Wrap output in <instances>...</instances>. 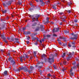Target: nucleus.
Here are the masks:
<instances>
[{"label":"nucleus","instance_id":"obj_1","mask_svg":"<svg viewBox=\"0 0 79 79\" xmlns=\"http://www.w3.org/2000/svg\"><path fill=\"white\" fill-rule=\"evenodd\" d=\"M52 54L51 55V56H50L49 58H48V61L51 64L52 63H53L55 61V60H54V59L53 58L54 56H52Z\"/></svg>","mask_w":79,"mask_h":79},{"label":"nucleus","instance_id":"obj_2","mask_svg":"<svg viewBox=\"0 0 79 79\" xmlns=\"http://www.w3.org/2000/svg\"><path fill=\"white\" fill-rule=\"evenodd\" d=\"M11 4V2L10 1H9L6 3H3L2 5L4 8L7 7L8 8V6H10Z\"/></svg>","mask_w":79,"mask_h":79},{"label":"nucleus","instance_id":"obj_3","mask_svg":"<svg viewBox=\"0 0 79 79\" xmlns=\"http://www.w3.org/2000/svg\"><path fill=\"white\" fill-rule=\"evenodd\" d=\"M40 17V15H35V18H33L32 19V22H34L35 21H39V18Z\"/></svg>","mask_w":79,"mask_h":79},{"label":"nucleus","instance_id":"obj_4","mask_svg":"<svg viewBox=\"0 0 79 79\" xmlns=\"http://www.w3.org/2000/svg\"><path fill=\"white\" fill-rule=\"evenodd\" d=\"M50 18L49 17H47L46 18V21L44 23V24L47 25L48 23H50V24H53V22H51L49 21Z\"/></svg>","mask_w":79,"mask_h":79},{"label":"nucleus","instance_id":"obj_5","mask_svg":"<svg viewBox=\"0 0 79 79\" xmlns=\"http://www.w3.org/2000/svg\"><path fill=\"white\" fill-rule=\"evenodd\" d=\"M8 60L10 62H11L12 63H13V64L14 65V64H16V62H15V61L13 60H12V57H9L8 59Z\"/></svg>","mask_w":79,"mask_h":79},{"label":"nucleus","instance_id":"obj_6","mask_svg":"<svg viewBox=\"0 0 79 79\" xmlns=\"http://www.w3.org/2000/svg\"><path fill=\"white\" fill-rule=\"evenodd\" d=\"M78 35L77 34H75L74 35V37L70 38L71 40H77V36Z\"/></svg>","mask_w":79,"mask_h":79},{"label":"nucleus","instance_id":"obj_7","mask_svg":"<svg viewBox=\"0 0 79 79\" xmlns=\"http://www.w3.org/2000/svg\"><path fill=\"white\" fill-rule=\"evenodd\" d=\"M59 31V28H56L52 30L53 32H58Z\"/></svg>","mask_w":79,"mask_h":79},{"label":"nucleus","instance_id":"obj_8","mask_svg":"<svg viewBox=\"0 0 79 79\" xmlns=\"http://www.w3.org/2000/svg\"><path fill=\"white\" fill-rule=\"evenodd\" d=\"M59 16H64V13L63 12H60L59 13Z\"/></svg>","mask_w":79,"mask_h":79},{"label":"nucleus","instance_id":"obj_9","mask_svg":"<svg viewBox=\"0 0 79 79\" xmlns=\"http://www.w3.org/2000/svg\"><path fill=\"white\" fill-rule=\"evenodd\" d=\"M40 28L41 29V31H44V25H41L40 26Z\"/></svg>","mask_w":79,"mask_h":79},{"label":"nucleus","instance_id":"obj_10","mask_svg":"<svg viewBox=\"0 0 79 79\" xmlns=\"http://www.w3.org/2000/svg\"><path fill=\"white\" fill-rule=\"evenodd\" d=\"M0 36L3 40L6 39V38L4 37V35H1V34L0 33Z\"/></svg>","mask_w":79,"mask_h":79},{"label":"nucleus","instance_id":"obj_11","mask_svg":"<svg viewBox=\"0 0 79 79\" xmlns=\"http://www.w3.org/2000/svg\"><path fill=\"white\" fill-rule=\"evenodd\" d=\"M72 47H75V42H72Z\"/></svg>","mask_w":79,"mask_h":79},{"label":"nucleus","instance_id":"obj_12","mask_svg":"<svg viewBox=\"0 0 79 79\" xmlns=\"http://www.w3.org/2000/svg\"><path fill=\"white\" fill-rule=\"evenodd\" d=\"M56 5H54L52 6V8L53 9H54V10H55L56 9Z\"/></svg>","mask_w":79,"mask_h":79},{"label":"nucleus","instance_id":"obj_13","mask_svg":"<svg viewBox=\"0 0 79 79\" xmlns=\"http://www.w3.org/2000/svg\"><path fill=\"white\" fill-rule=\"evenodd\" d=\"M7 74H8V71H5L4 72V76H6L7 75Z\"/></svg>","mask_w":79,"mask_h":79},{"label":"nucleus","instance_id":"obj_14","mask_svg":"<svg viewBox=\"0 0 79 79\" xmlns=\"http://www.w3.org/2000/svg\"><path fill=\"white\" fill-rule=\"evenodd\" d=\"M73 55V54L71 52H69V54H68V55L69 57H71V56Z\"/></svg>","mask_w":79,"mask_h":79},{"label":"nucleus","instance_id":"obj_15","mask_svg":"<svg viewBox=\"0 0 79 79\" xmlns=\"http://www.w3.org/2000/svg\"><path fill=\"white\" fill-rule=\"evenodd\" d=\"M45 57H47V55L44 54H43V55L42 56V57L43 58H45Z\"/></svg>","mask_w":79,"mask_h":79},{"label":"nucleus","instance_id":"obj_16","mask_svg":"<svg viewBox=\"0 0 79 79\" xmlns=\"http://www.w3.org/2000/svg\"><path fill=\"white\" fill-rule=\"evenodd\" d=\"M7 11V10H2V12L3 14V13H6Z\"/></svg>","mask_w":79,"mask_h":79},{"label":"nucleus","instance_id":"obj_17","mask_svg":"<svg viewBox=\"0 0 79 79\" xmlns=\"http://www.w3.org/2000/svg\"><path fill=\"white\" fill-rule=\"evenodd\" d=\"M43 0H40V2L41 3H42V4H43V5H45V3L44 2Z\"/></svg>","mask_w":79,"mask_h":79},{"label":"nucleus","instance_id":"obj_18","mask_svg":"<svg viewBox=\"0 0 79 79\" xmlns=\"http://www.w3.org/2000/svg\"><path fill=\"white\" fill-rule=\"evenodd\" d=\"M36 52L34 51L33 52V55L35 57V56H36Z\"/></svg>","mask_w":79,"mask_h":79},{"label":"nucleus","instance_id":"obj_19","mask_svg":"<svg viewBox=\"0 0 79 79\" xmlns=\"http://www.w3.org/2000/svg\"><path fill=\"white\" fill-rule=\"evenodd\" d=\"M15 42H17V43H19V40H18V38H15Z\"/></svg>","mask_w":79,"mask_h":79},{"label":"nucleus","instance_id":"obj_20","mask_svg":"<svg viewBox=\"0 0 79 79\" xmlns=\"http://www.w3.org/2000/svg\"><path fill=\"white\" fill-rule=\"evenodd\" d=\"M23 59L22 57L20 58V60L21 62H23Z\"/></svg>","mask_w":79,"mask_h":79},{"label":"nucleus","instance_id":"obj_21","mask_svg":"<svg viewBox=\"0 0 79 79\" xmlns=\"http://www.w3.org/2000/svg\"><path fill=\"white\" fill-rule=\"evenodd\" d=\"M36 24H37V23H35L33 24L32 25V27H33V26H36Z\"/></svg>","mask_w":79,"mask_h":79},{"label":"nucleus","instance_id":"obj_22","mask_svg":"<svg viewBox=\"0 0 79 79\" xmlns=\"http://www.w3.org/2000/svg\"><path fill=\"white\" fill-rule=\"evenodd\" d=\"M67 69L66 68H63L62 69V71H64V72L65 71H66Z\"/></svg>","mask_w":79,"mask_h":79},{"label":"nucleus","instance_id":"obj_23","mask_svg":"<svg viewBox=\"0 0 79 79\" xmlns=\"http://www.w3.org/2000/svg\"><path fill=\"white\" fill-rule=\"evenodd\" d=\"M66 55V54L65 53H64L62 55V58H64V56Z\"/></svg>","mask_w":79,"mask_h":79},{"label":"nucleus","instance_id":"obj_24","mask_svg":"<svg viewBox=\"0 0 79 79\" xmlns=\"http://www.w3.org/2000/svg\"><path fill=\"white\" fill-rule=\"evenodd\" d=\"M22 58L23 59V60H24V61H26V58L25 57V56H23Z\"/></svg>","mask_w":79,"mask_h":79},{"label":"nucleus","instance_id":"obj_25","mask_svg":"<svg viewBox=\"0 0 79 79\" xmlns=\"http://www.w3.org/2000/svg\"><path fill=\"white\" fill-rule=\"evenodd\" d=\"M39 27H37V28L36 29L35 31H39Z\"/></svg>","mask_w":79,"mask_h":79},{"label":"nucleus","instance_id":"obj_26","mask_svg":"<svg viewBox=\"0 0 79 79\" xmlns=\"http://www.w3.org/2000/svg\"><path fill=\"white\" fill-rule=\"evenodd\" d=\"M10 55H11V53H10V52H8L7 53V56H10Z\"/></svg>","mask_w":79,"mask_h":79},{"label":"nucleus","instance_id":"obj_27","mask_svg":"<svg viewBox=\"0 0 79 79\" xmlns=\"http://www.w3.org/2000/svg\"><path fill=\"white\" fill-rule=\"evenodd\" d=\"M4 41L5 42V43H6V44L8 43V41L6 40V39H4Z\"/></svg>","mask_w":79,"mask_h":79},{"label":"nucleus","instance_id":"obj_28","mask_svg":"<svg viewBox=\"0 0 79 79\" xmlns=\"http://www.w3.org/2000/svg\"><path fill=\"white\" fill-rule=\"evenodd\" d=\"M63 63L64 65H66V61H64L63 62Z\"/></svg>","mask_w":79,"mask_h":79},{"label":"nucleus","instance_id":"obj_29","mask_svg":"<svg viewBox=\"0 0 79 79\" xmlns=\"http://www.w3.org/2000/svg\"><path fill=\"white\" fill-rule=\"evenodd\" d=\"M37 38H35V37H33V38H32V40H35V39H36Z\"/></svg>","mask_w":79,"mask_h":79},{"label":"nucleus","instance_id":"obj_30","mask_svg":"<svg viewBox=\"0 0 79 79\" xmlns=\"http://www.w3.org/2000/svg\"><path fill=\"white\" fill-rule=\"evenodd\" d=\"M47 76L48 77H51V76H52V75H51L50 73H49L47 74Z\"/></svg>","mask_w":79,"mask_h":79},{"label":"nucleus","instance_id":"obj_31","mask_svg":"<svg viewBox=\"0 0 79 79\" xmlns=\"http://www.w3.org/2000/svg\"><path fill=\"white\" fill-rule=\"evenodd\" d=\"M68 46L69 47H71V46H72V45L71 44H69L68 45Z\"/></svg>","mask_w":79,"mask_h":79},{"label":"nucleus","instance_id":"obj_32","mask_svg":"<svg viewBox=\"0 0 79 79\" xmlns=\"http://www.w3.org/2000/svg\"><path fill=\"white\" fill-rule=\"evenodd\" d=\"M57 5H61V3L60 2H59L57 3Z\"/></svg>","mask_w":79,"mask_h":79},{"label":"nucleus","instance_id":"obj_33","mask_svg":"<svg viewBox=\"0 0 79 79\" xmlns=\"http://www.w3.org/2000/svg\"><path fill=\"white\" fill-rule=\"evenodd\" d=\"M74 75V73L73 72H71L70 73V75L71 76H73Z\"/></svg>","mask_w":79,"mask_h":79},{"label":"nucleus","instance_id":"obj_34","mask_svg":"<svg viewBox=\"0 0 79 79\" xmlns=\"http://www.w3.org/2000/svg\"><path fill=\"white\" fill-rule=\"evenodd\" d=\"M59 39H60L61 40H62V39H64V38H63V37H61V36H60Z\"/></svg>","mask_w":79,"mask_h":79},{"label":"nucleus","instance_id":"obj_35","mask_svg":"<svg viewBox=\"0 0 79 79\" xmlns=\"http://www.w3.org/2000/svg\"><path fill=\"white\" fill-rule=\"evenodd\" d=\"M30 68L31 69H34V67H32V66H31Z\"/></svg>","mask_w":79,"mask_h":79},{"label":"nucleus","instance_id":"obj_36","mask_svg":"<svg viewBox=\"0 0 79 79\" xmlns=\"http://www.w3.org/2000/svg\"><path fill=\"white\" fill-rule=\"evenodd\" d=\"M9 18H10V17H9V16H7L6 17V20H8V19H9Z\"/></svg>","mask_w":79,"mask_h":79},{"label":"nucleus","instance_id":"obj_37","mask_svg":"<svg viewBox=\"0 0 79 79\" xmlns=\"http://www.w3.org/2000/svg\"><path fill=\"white\" fill-rule=\"evenodd\" d=\"M28 72L29 73H30V74H31V73H32V70L28 71Z\"/></svg>","mask_w":79,"mask_h":79},{"label":"nucleus","instance_id":"obj_38","mask_svg":"<svg viewBox=\"0 0 79 79\" xmlns=\"http://www.w3.org/2000/svg\"><path fill=\"white\" fill-rule=\"evenodd\" d=\"M53 36L54 37H56V36H57V35H56L55 34H53Z\"/></svg>","mask_w":79,"mask_h":79},{"label":"nucleus","instance_id":"obj_39","mask_svg":"<svg viewBox=\"0 0 79 79\" xmlns=\"http://www.w3.org/2000/svg\"><path fill=\"white\" fill-rule=\"evenodd\" d=\"M24 67L21 68H20V69H21V70H24Z\"/></svg>","mask_w":79,"mask_h":79},{"label":"nucleus","instance_id":"obj_40","mask_svg":"<svg viewBox=\"0 0 79 79\" xmlns=\"http://www.w3.org/2000/svg\"><path fill=\"white\" fill-rule=\"evenodd\" d=\"M36 39H37L36 42H39V38H36Z\"/></svg>","mask_w":79,"mask_h":79},{"label":"nucleus","instance_id":"obj_41","mask_svg":"<svg viewBox=\"0 0 79 79\" xmlns=\"http://www.w3.org/2000/svg\"><path fill=\"white\" fill-rule=\"evenodd\" d=\"M76 62H74L72 63V64H73V65H75V64H76Z\"/></svg>","mask_w":79,"mask_h":79},{"label":"nucleus","instance_id":"obj_42","mask_svg":"<svg viewBox=\"0 0 79 79\" xmlns=\"http://www.w3.org/2000/svg\"><path fill=\"white\" fill-rule=\"evenodd\" d=\"M46 36L47 37H50L51 36L50 35H47Z\"/></svg>","mask_w":79,"mask_h":79},{"label":"nucleus","instance_id":"obj_43","mask_svg":"<svg viewBox=\"0 0 79 79\" xmlns=\"http://www.w3.org/2000/svg\"><path fill=\"white\" fill-rule=\"evenodd\" d=\"M18 4H19V5H21V4H22V3H21V2H18Z\"/></svg>","mask_w":79,"mask_h":79},{"label":"nucleus","instance_id":"obj_44","mask_svg":"<svg viewBox=\"0 0 79 79\" xmlns=\"http://www.w3.org/2000/svg\"><path fill=\"white\" fill-rule=\"evenodd\" d=\"M35 45H38V43L37 42H36V43H34Z\"/></svg>","mask_w":79,"mask_h":79},{"label":"nucleus","instance_id":"obj_45","mask_svg":"<svg viewBox=\"0 0 79 79\" xmlns=\"http://www.w3.org/2000/svg\"><path fill=\"white\" fill-rule=\"evenodd\" d=\"M33 58L32 57H31L30 58V59H29V60H32Z\"/></svg>","mask_w":79,"mask_h":79},{"label":"nucleus","instance_id":"obj_46","mask_svg":"<svg viewBox=\"0 0 79 79\" xmlns=\"http://www.w3.org/2000/svg\"><path fill=\"white\" fill-rule=\"evenodd\" d=\"M25 58H28V56L27 55H25Z\"/></svg>","mask_w":79,"mask_h":79},{"label":"nucleus","instance_id":"obj_47","mask_svg":"<svg viewBox=\"0 0 79 79\" xmlns=\"http://www.w3.org/2000/svg\"><path fill=\"white\" fill-rule=\"evenodd\" d=\"M26 42L27 43V44H29V41H27Z\"/></svg>","mask_w":79,"mask_h":79},{"label":"nucleus","instance_id":"obj_48","mask_svg":"<svg viewBox=\"0 0 79 79\" xmlns=\"http://www.w3.org/2000/svg\"><path fill=\"white\" fill-rule=\"evenodd\" d=\"M74 22H75V23H77V20H75L74 21Z\"/></svg>","mask_w":79,"mask_h":79},{"label":"nucleus","instance_id":"obj_49","mask_svg":"<svg viewBox=\"0 0 79 79\" xmlns=\"http://www.w3.org/2000/svg\"><path fill=\"white\" fill-rule=\"evenodd\" d=\"M67 61H69L70 60L69 57L67 58Z\"/></svg>","mask_w":79,"mask_h":79},{"label":"nucleus","instance_id":"obj_50","mask_svg":"<svg viewBox=\"0 0 79 79\" xmlns=\"http://www.w3.org/2000/svg\"><path fill=\"white\" fill-rule=\"evenodd\" d=\"M50 0H48V4H50Z\"/></svg>","mask_w":79,"mask_h":79},{"label":"nucleus","instance_id":"obj_51","mask_svg":"<svg viewBox=\"0 0 79 79\" xmlns=\"http://www.w3.org/2000/svg\"><path fill=\"white\" fill-rule=\"evenodd\" d=\"M69 13H71V10H69L68 11Z\"/></svg>","mask_w":79,"mask_h":79},{"label":"nucleus","instance_id":"obj_52","mask_svg":"<svg viewBox=\"0 0 79 79\" xmlns=\"http://www.w3.org/2000/svg\"><path fill=\"white\" fill-rule=\"evenodd\" d=\"M68 4L69 5H72V3L69 2L68 3Z\"/></svg>","mask_w":79,"mask_h":79},{"label":"nucleus","instance_id":"obj_53","mask_svg":"<svg viewBox=\"0 0 79 79\" xmlns=\"http://www.w3.org/2000/svg\"><path fill=\"white\" fill-rule=\"evenodd\" d=\"M35 1H36V2H39V0H35Z\"/></svg>","mask_w":79,"mask_h":79},{"label":"nucleus","instance_id":"obj_54","mask_svg":"<svg viewBox=\"0 0 79 79\" xmlns=\"http://www.w3.org/2000/svg\"><path fill=\"white\" fill-rule=\"evenodd\" d=\"M31 36L32 37V38L34 37V35H31Z\"/></svg>","mask_w":79,"mask_h":79},{"label":"nucleus","instance_id":"obj_55","mask_svg":"<svg viewBox=\"0 0 79 79\" xmlns=\"http://www.w3.org/2000/svg\"><path fill=\"white\" fill-rule=\"evenodd\" d=\"M63 24V23L61 22L60 23V25H62Z\"/></svg>","mask_w":79,"mask_h":79},{"label":"nucleus","instance_id":"obj_56","mask_svg":"<svg viewBox=\"0 0 79 79\" xmlns=\"http://www.w3.org/2000/svg\"><path fill=\"white\" fill-rule=\"evenodd\" d=\"M39 68H42V66H39Z\"/></svg>","mask_w":79,"mask_h":79},{"label":"nucleus","instance_id":"obj_57","mask_svg":"<svg viewBox=\"0 0 79 79\" xmlns=\"http://www.w3.org/2000/svg\"><path fill=\"white\" fill-rule=\"evenodd\" d=\"M57 41H58V42H60V40L58 39V40H57Z\"/></svg>","mask_w":79,"mask_h":79},{"label":"nucleus","instance_id":"obj_58","mask_svg":"<svg viewBox=\"0 0 79 79\" xmlns=\"http://www.w3.org/2000/svg\"><path fill=\"white\" fill-rule=\"evenodd\" d=\"M29 5H30L31 6H32V3H30Z\"/></svg>","mask_w":79,"mask_h":79},{"label":"nucleus","instance_id":"obj_59","mask_svg":"<svg viewBox=\"0 0 79 79\" xmlns=\"http://www.w3.org/2000/svg\"><path fill=\"white\" fill-rule=\"evenodd\" d=\"M58 43H59V44H60V45H61V42H59Z\"/></svg>","mask_w":79,"mask_h":79},{"label":"nucleus","instance_id":"obj_60","mask_svg":"<svg viewBox=\"0 0 79 79\" xmlns=\"http://www.w3.org/2000/svg\"><path fill=\"white\" fill-rule=\"evenodd\" d=\"M30 39V37H28V38H27V39L28 40H29V39Z\"/></svg>","mask_w":79,"mask_h":79},{"label":"nucleus","instance_id":"obj_61","mask_svg":"<svg viewBox=\"0 0 79 79\" xmlns=\"http://www.w3.org/2000/svg\"><path fill=\"white\" fill-rule=\"evenodd\" d=\"M64 19H66V17H65L64 18Z\"/></svg>","mask_w":79,"mask_h":79},{"label":"nucleus","instance_id":"obj_62","mask_svg":"<svg viewBox=\"0 0 79 79\" xmlns=\"http://www.w3.org/2000/svg\"><path fill=\"white\" fill-rule=\"evenodd\" d=\"M40 43L41 44H42V41H41V40H40Z\"/></svg>","mask_w":79,"mask_h":79},{"label":"nucleus","instance_id":"obj_63","mask_svg":"<svg viewBox=\"0 0 79 79\" xmlns=\"http://www.w3.org/2000/svg\"><path fill=\"white\" fill-rule=\"evenodd\" d=\"M1 51L2 52H4V50H1Z\"/></svg>","mask_w":79,"mask_h":79},{"label":"nucleus","instance_id":"obj_64","mask_svg":"<svg viewBox=\"0 0 79 79\" xmlns=\"http://www.w3.org/2000/svg\"><path fill=\"white\" fill-rule=\"evenodd\" d=\"M25 71H27V69L26 68L25 70Z\"/></svg>","mask_w":79,"mask_h":79}]
</instances>
